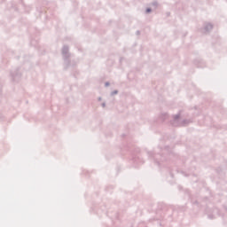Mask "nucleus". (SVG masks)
<instances>
[{
	"mask_svg": "<svg viewBox=\"0 0 227 227\" xmlns=\"http://www.w3.org/2000/svg\"><path fill=\"white\" fill-rule=\"evenodd\" d=\"M146 12H147V13H150L151 10H150V9H147Z\"/></svg>",
	"mask_w": 227,
	"mask_h": 227,
	"instance_id": "f257e3e1",
	"label": "nucleus"
}]
</instances>
